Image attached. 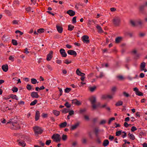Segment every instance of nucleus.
I'll return each instance as SVG.
<instances>
[{
    "label": "nucleus",
    "instance_id": "1",
    "mask_svg": "<svg viewBox=\"0 0 147 147\" xmlns=\"http://www.w3.org/2000/svg\"><path fill=\"white\" fill-rule=\"evenodd\" d=\"M10 123L11 125L10 128L12 129L18 130L20 129V127L19 123L14 122L12 121V119H10L8 122H7V124Z\"/></svg>",
    "mask_w": 147,
    "mask_h": 147
},
{
    "label": "nucleus",
    "instance_id": "2",
    "mask_svg": "<svg viewBox=\"0 0 147 147\" xmlns=\"http://www.w3.org/2000/svg\"><path fill=\"white\" fill-rule=\"evenodd\" d=\"M89 100L91 102L92 104V107L93 109V110L96 109L98 105H100V103L99 102L98 103V105L96 104V98L94 96H91Z\"/></svg>",
    "mask_w": 147,
    "mask_h": 147
},
{
    "label": "nucleus",
    "instance_id": "3",
    "mask_svg": "<svg viewBox=\"0 0 147 147\" xmlns=\"http://www.w3.org/2000/svg\"><path fill=\"white\" fill-rule=\"evenodd\" d=\"M33 129L34 133L36 134H41L43 131V130L41 127L38 126L34 127Z\"/></svg>",
    "mask_w": 147,
    "mask_h": 147
},
{
    "label": "nucleus",
    "instance_id": "4",
    "mask_svg": "<svg viewBox=\"0 0 147 147\" xmlns=\"http://www.w3.org/2000/svg\"><path fill=\"white\" fill-rule=\"evenodd\" d=\"M52 138L54 141L57 142H60L61 139L60 136L58 134H53L52 136Z\"/></svg>",
    "mask_w": 147,
    "mask_h": 147
},
{
    "label": "nucleus",
    "instance_id": "5",
    "mask_svg": "<svg viewBox=\"0 0 147 147\" xmlns=\"http://www.w3.org/2000/svg\"><path fill=\"white\" fill-rule=\"evenodd\" d=\"M89 37L87 35H84L82 37V40L84 43L88 44L90 42Z\"/></svg>",
    "mask_w": 147,
    "mask_h": 147
},
{
    "label": "nucleus",
    "instance_id": "6",
    "mask_svg": "<svg viewBox=\"0 0 147 147\" xmlns=\"http://www.w3.org/2000/svg\"><path fill=\"white\" fill-rule=\"evenodd\" d=\"M113 22L116 26H118L120 22V18L118 17H116L113 19Z\"/></svg>",
    "mask_w": 147,
    "mask_h": 147
},
{
    "label": "nucleus",
    "instance_id": "7",
    "mask_svg": "<svg viewBox=\"0 0 147 147\" xmlns=\"http://www.w3.org/2000/svg\"><path fill=\"white\" fill-rule=\"evenodd\" d=\"M59 52L61 56L63 57H65L67 56V54L65 52V50L62 48L59 51Z\"/></svg>",
    "mask_w": 147,
    "mask_h": 147
},
{
    "label": "nucleus",
    "instance_id": "8",
    "mask_svg": "<svg viewBox=\"0 0 147 147\" xmlns=\"http://www.w3.org/2000/svg\"><path fill=\"white\" fill-rule=\"evenodd\" d=\"M53 51H51L47 55L46 59L47 61H49L53 57Z\"/></svg>",
    "mask_w": 147,
    "mask_h": 147
},
{
    "label": "nucleus",
    "instance_id": "9",
    "mask_svg": "<svg viewBox=\"0 0 147 147\" xmlns=\"http://www.w3.org/2000/svg\"><path fill=\"white\" fill-rule=\"evenodd\" d=\"M31 96L33 98H38L39 96L38 93L34 92H32L31 93Z\"/></svg>",
    "mask_w": 147,
    "mask_h": 147
},
{
    "label": "nucleus",
    "instance_id": "10",
    "mask_svg": "<svg viewBox=\"0 0 147 147\" xmlns=\"http://www.w3.org/2000/svg\"><path fill=\"white\" fill-rule=\"evenodd\" d=\"M72 103L79 106L81 105V102L78 100L76 99H74L72 100Z\"/></svg>",
    "mask_w": 147,
    "mask_h": 147
},
{
    "label": "nucleus",
    "instance_id": "11",
    "mask_svg": "<svg viewBox=\"0 0 147 147\" xmlns=\"http://www.w3.org/2000/svg\"><path fill=\"white\" fill-rule=\"evenodd\" d=\"M66 13L71 16H74L76 14L75 12L71 9L67 11Z\"/></svg>",
    "mask_w": 147,
    "mask_h": 147
},
{
    "label": "nucleus",
    "instance_id": "12",
    "mask_svg": "<svg viewBox=\"0 0 147 147\" xmlns=\"http://www.w3.org/2000/svg\"><path fill=\"white\" fill-rule=\"evenodd\" d=\"M67 53L70 55H74L75 57L77 55V53L74 50H69L67 51Z\"/></svg>",
    "mask_w": 147,
    "mask_h": 147
},
{
    "label": "nucleus",
    "instance_id": "13",
    "mask_svg": "<svg viewBox=\"0 0 147 147\" xmlns=\"http://www.w3.org/2000/svg\"><path fill=\"white\" fill-rule=\"evenodd\" d=\"M57 30L59 33H61L63 31V28L62 27L57 25L56 26Z\"/></svg>",
    "mask_w": 147,
    "mask_h": 147
},
{
    "label": "nucleus",
    "instance_id": "14",
    "mask_svg": "<svg viewBox=\"0 0 147 147\" xmlns=\"http://www.w3.org/2000/svg\"><path fill=\"white\" fill-rule=\"evenodd\" d=\"M2 69L3 71L6 72L7 71L8 69V65L7 64H5L2 65Z\"/></svg>",
    "mask_w": 147,
    "mask_h": 147
},
{
    "label": "nucleus",
    "instance_id": "15",
    "mask_svg": "<svg viewBox=\"0 0 147 147\" xmlns=\"http://www.w3.org/2000/svg\"><path fill=\"white\" fill-rule=\"evenodd\" d=\"M67 125V123L65 121L63 123H61L59 125V126L60 128H62L65 127Z\"/></svg>",
    "mask_w": 147,
    "mask_h": 147
},
{
    "label": "nucleus",
    "instance_id": "16",
    "mask_svg": "<svg viewBox=\"0 0 147 147\" xmlns=\"http://www.w3.org/2000/svg\"><path fill=\"white\" fill-rule=\"evenodd\" d=\"M40 112L38 111H37L36 112V115L35 116V119L36 121L39 119L40 117Z\"/></svg>",
    "mask_w": 147,
    "mask_h": 147
},
{
    "label": "nucleus",
    "instance_id": "17",
    "mask_svg": "<svg viewBox=\"0 0 147 147\" xmlns=\"http://www.w3.org/2000/svg\"><path fill=\"white\" fill-rule=\"evenodd\" d=\"M122 40V37H118L115 39V43H119Z\"/></svg>",
    "mask_w": 147,
    "mask_h": 147
},
{
    "label": "nucleus",
    "instance_id": "18",
    "mask_svg": "<svg viewBox=\"0 0 147 147\" xmlns=\"http://www.w3.org/2000/svg\"><path fill=\"white\" fill-rule=\"evenodd\" d=\"M142 22L140 20H139L136 22V25L137 26L140 25L141 27H142Z\"/></svg>",
    "mask_w": 147,
    "mask_h": 147
},
{
    "label": "nucleus",
    "instance_id": "19",
    "mask_svg": "<svg viewBox=\"0 0 147 147\" xmlns=\"http://www.w3.org/2000/svg\"><path fill=\"white\" fill-rule=\"evenodd\" d=\"M99 131V130L98 127L95 128L94 129V132L96 137H97L98 136Z\"/></svg>",
    "mask_w": 147,
    "mask_h": 147
},
{
    "label": "nucleus",
    "instance_id": "20",
    "mask_svg": "<svg viewBox=\"0 0 147 147\" xmlns=\"http://www.w3.org/2000/svg\"><path fill=\"white\" fill-rule=\"evenodd\" d=\"M109 144V142L107 140H105L103 142V146H107Z\"/></svg>",
    "mask_w": 147,
    "mask_h": 147
},
{
    "label": "nucleus",
    "instance_id": "21",
    "mask_svg": "<svg viewBox=\"0 0 147 147\" xmlns=\"http://www.w3.org/2000/svg\"><path fill=\"white\" fill-rule=\"evenodd\" d=\"M96 28L98 30V32L99 33H102L103 32V31L101 27L100 26L98 25L97 26Z\"/></svg>",
    "mask_w": 147,
    "mask_h": 147
},
{
    "label": "nucleus",
    "instance_id": "22",
    "mask_svg": "<svg viewBox=\"0 0 147 147\" xmlns=\"http://www.w3.org/2000/svg\"><path fill=\"white\" fill-rule=\"evenodd\" d=\"M74 26L72 25L69 24L68 26V30L71 31H72L74 29Z\"/></svg>",
    "mask_w": 147,
    "mask_h": 147
},
{
    "label": "nucleus",
    "instance_id": "23",
    "mask_svg": "<svg viewBox=\"0 0 147 147\" xmlns=\"http://www.w3.org/2000/svg\"><path fill=\"white\" fill-rule=\"evenodd\" d=\"M123 104V101L120 100L117 102L115 104V105L117 106H119L122 105Z\"/></svg>",
    "mask_w": 147,
    "mask_h": 147
},
{
    "label": "nucleus",
    "instance_id": "24",
    "mask_svg": "<svg viewBox=\"0 0 147 147\" xmlns=\"http://www.w3.org/2000/svg\"><path fill=\"white\" fill-rule=\"evenodd\" d=\"M53 113L54 115L56 116H59L60 113V112L59 111L56 110H53Z\"/></svg>",
    "mask_w": 147,
    "mask_h": 147
},
{
    "label": "nucleus",
    "instance_id": "25",
    "mask_svg": "<svg viewBox=\"0 0 147 147\" xmlns=\"http://www.w3.org/2000/svg\"><path fill=\"white\" fill-rule=\"evenodd\" d=\"M18 144L20 146H21L23 147H24L26 145V143L24 141H21L19 142Z\"/></svg>",
    "mask_w": 147,
    "mask_h": 147
},
{
    "label": "nucleus",
    "instance_id": "26",
    "mask_svg": "<svg viewBox=\"0 0 147 147\" xmlns=\"http://www.w3.org/2000/svg\"><path fill=\"white\" fill-rule=\"evenodd\" d=\"M76 74L79 76H80V75H85L84 73H82L81 72L79 69H78L76 71Z\"/></svg>",
    "mask_w": 147,
    "mask_h": 147
},
{
    "label": "nucleus",
    "instance_id": "27",
    "mask_svg": "<svg viewBox=\"0 0 147 147\" xmlns=\"http://www.w3.org/2000/svg\"><path fill=\"white\" fill-rule=\"evenodd\" d=\"M146 63L144 62H143L141 63L140 65V68L141 70L143 71L144 70V68L145 66Z\"/></svg>",
    "mask_w": 147,
    "mask_h": 147
},
{
    "label": "nucleus",
    "instance_id": "28",
    "mask_svg": "<svg viewBox=\"0 0 147 147\" xmlns=\"http://www.w3.org/2000/svg\"><path fill=\"white\" fill-rule=\"evenodd\" d=\"M10 97L11 98H13V99H15L16 100H18V97L16 95H14L13 94H11L10 95Z\"/></svg>",
    "mask_w": 147,
    "mask_h": 147
},
{
    "label": "nucleus",
    "instance_id": "29",
    "mask_svg": "<svg viewBox=\"0 0 147 147\" xmlns=\"http://www.w3.org/2000/svg\"><path fill=\"white\" fill-rule=\"evenodd\" d=\"M79 124L78 123H77L74 125L71 126V129L72 130H74L76 129L77 127L78 126Z\"/></svg>",
    "mask_w": 147,
    "mask_h": 147
},
{
    "label": "nucleus",
    "instance_id": "30",
    "mask_svg": "<svg viewBox=\"0 0 147 147\" xmlns=\"http://www.w3.org/2000/svg\"><path fill=\"white\" fill-rule=\"evenodd\" d=\"M31 80V83L33 84H35L37 82V80L35 78H32Z\"/></svg>",
    "mask_w": 147,
    "mask_h": 147
},
{
    "label": "nucleus",
    "instance_id": "31",
    "mask_svg": "<svg viewBox=\"0 0 147 147\" xmlns=\"http://www.w3.org/2000/svg\"><path fill=\"white\" fill-rule=\"evenodd\" d=\"M37 100L36 99H35L32 102H31L30 103V106L34 105L37 103Z\"/></svg>",
    "mask_w": 147,
    "mask_h": 147
},
{
    "label": "nucleus",
    "instance_id": "32",
    "mask_svg": "<svg viewBox=\"0 0 147 147\" xmlns=\"http://www.w3.org/2000/svg\"><path fill=\"white\" fill-rule=\"evenodd\" d=\"M69 112V109H66V108H64L62 109V112L63 113H68Z\"/></svg>",
    "mask_w": 147,
    "mask_h": 147
},
{
    "label": "nucleus",
    "instance_id": "33",
    "mask_svg": "<svg viewBox=\"0 0 147 147\" xmlns=\"http://www.w3.org/2000/svg\"><path fill=\"white\" fill-rule=\"evenodd\" d=\"M44 29L42 28H41L38 30L37 32H38L40 33L44 32Z\"/></svg>",
    "mask_w": 147,
    "mask_h": 147
},
{
    "label": "nucleus",
    "instance_id": "34",
    "mask_svg": "<svg viewBox=\"0 0 147 147\" xmlns=\"http://www.w3.org/2000/svg\"><path fill=\"white\" fill-rule=\"evenodd\" d=\"M62 138L63 140L65 141L67 139V136L66 135L63 134L62 136Z\"/></svg>",
    "mask_w": 147,
    "mask_h": 147
},
{
    "label": "nucleus",
    "instance_id": "35",
    "mask_svg": "<svg viewBox=\"0 0 147 147\" xmlns=\"http://www.w3.org/2000/svg\"><path fill=\"white\" fill-rule=\"evenodd\" d=\"M71 90V88H67L65 90V93H69Z\"/></svg>",
    "mask_w": 147,
    "mask_h": 147
},
{
    "label": "nucleus",
    "instance_id": "36",
    "mask_svg": "<svg viewBox=\"0 0 147 147\" xmlns=\"http://www.w3.org/2000/svg\"><path fill=\"white\" fill-rule=\"evenodd\" d=\"M12 90L13 92H16L18 91V89L16 87H13L12 88Z\"/></svg>",
    "mask_w": 147,
    "mask_h": 147
},
{
    "label": "nucleus",
    "instance_id": "37",
    "mask_svg": "<svg viewBox=\"0 0 147 147\" xmlns=\"http://www.w3.org/2000/svg\"><path fill=\"white\" fill-rule=\"evenodd\" d=\"M64 105L68 108H70L71 107V105L69 104V103L67 102H65Z\"/></svg>",
    "mask_w": 147,
    "mask_h": 147
},
{
    "label": "nucleus",
    "instance_id": "38",
    "mask_svg": "<svg viewBox=\"0 0 147 147\" xmlns=\"http://www.w3.org/2000/svg\"><path fill=\"white\" fill-rule=\"evenodd\" d=\"M64 63L67 64H68L71 63V61H69L68 59H66L65 60Z\"/></svg>",
    "mask_w": 147,
    "mask_h": 147
},
{
    "label": "nucleus",
    "instance_id": "39",
    "mask_svg": "<svg viewBox=\"0 0 147 147\" xmlns=\"http://www.w3.org/2000/svg\"><path fill=\"white\" fill-rule=\"evenodd\" d=\"M12 43L13 45H18V43L16 40H12Z\"/></svg>",
    "mask_w": 147,
    "mask_h": 147
},
{
    "label": "nucleus",
    "instance_id": "40",
    "mask_svg": "<svg viewBox=\"0 0 147 147\" xmlns=\"http://www.w3.org/2000/svg\"><path fill=\"white\" fill-rule=\"evenodd\" d=\"M115 118L114 117L111 118L109 120L108 122V124L109 125L111 123V121L113 120H115Z\"/></svg>",
    "mask_w": 147,
    "mask_h": 147
},
{
    "label": "nucleus",
    "instance_id": "41",
    "mask_svg": "<svg viewBox=\"0 0 147 147\" xmlns=\"http://www.w3.org/2000/svg\"><path fill=\"white\" fill-rule=\"evenodd\" d=\"M136 94L139 96H142L143 95V93L139 91Z\"/></svg>",
    "mask_w": 147,
    "mask_h": 147
},
{
    "label": "nucleus",
    "instance_id": "42",
    "mask_svg": "<svg viewBox=\"0 0 147 147\" xmlns=\"http://www.w3.org/2000/svg\"><path fill=\"white\" fill-rule=\"evenodd\" d=\"M123 95L126 97H128L129 96V95L127 93L125 92H123Z\"/></svg>",
    "mask_w": 147,
    "mask_h": 147
},
{
    "label": "nucleus",
    "instance_id": "43",
    "mask_svg": "<svg viewBox=\"0 0 147 147\" xmlns=\"http://www.w3.org/2000/svg\"><path fill=\"white\" fill-rule=\"evenodd\" d=\"M26 88L29 90H30L32 89V86L28 84L26 86Z\"/></svg>",
    "mask_w": 147,
    "mask_h": 147
},
{
    "label": "nucleus",
    "instance_id": "44",
    "mask_svg": "<svg viewBox=\"0 0 147 147\" xmlns=\"http://www.w3.org/2000/svg\"><path fill=\"white\" fill-rule=\"evenodd\" d=\"M121 130L119 131H117L116 133V136H119L121 135Z\"/></svg>",
    "mask_w": 147,
    "mask_h": 147
},
{
    "label": "nucleus",
    "instance_id": "45",
    "mask_svg": "<svg viewBox=\"0 0 147 147\" xmlns=\"http://www.w3.org/2000/svg\"><path fill=\"white\" fill-rule=\"evenodd\" d=\"M76 17L75 16L73 17L72 20V22L73 24H75L76 23Z\"/></svg>",
    "mask_w": 147,
    "mask_h": 147
},
{
    "label": "nucleus",
    "instance_id": "46",
    "mask_svg": "<svg viewBox=\"0 0 147 147\" xmlns=\"http://www.w3.org/2000/svg\"><path fill=\"white\" fill-rule=\"evenodd\" d=\"M5 13L9 16L11 15V12L8 10H6L5 11Z\"/></svg>",
    "mask_w": 147,
    "mask_h": 147
},
{
    "label": "nucleus",
    "instance_id": "47",
    "mask_svg": "<svg viewBox=\"0 0 147 147\" xmlns=\"http://www.w3.org/2000/svg\"><path fill=\"white\" fill-rule=\"evenodd\" d=\"M46 67L50 71H52L53 70V68L50 65H47Z\"/></svg>",
    "mask_w": 147,
    "mask_h": 147
},
{
    "label": "nucleus",
    "instance_id": "48",
    "mask_svg": "<svg viewBox=\"0 0 147 147\" xmlns=\"http://www.w3.org/2000/svg\"><path fill=\"white\" fill-rule=\"evenodd\" d=\"M129 138L130 139L134 140L135 139V137L133 134H131L130 135Z\"/></svg>",
    "mask_w": 147,
    "mask_h": 147
},
{
    "label": "nucleus",
    "instance_id": "49",
    "mask_svg": "<svg viewBox=\"0 0 147 147\" xmlns=\"http://www.w3.org/2000/svg\"><path fill=\"white\" fill-rule=\"evenodd\" d=\"M144 134V133L142 131H140V132L139 137L140 138H141L142 136H143Z\"/></svg>",
    "mask_w": 147,
    "mask_h": 147
},
{
    "label": "nucleus",
    "instance_id": "50",
    "mask_svg": "<svg viewBox=\"0 0 147 147\" xmlns=\"http://www.w3.org/2000/svg\"><path fill=\"white\" fill-rule=\"evenodd\" d=\"M137 129L135 127L133 126L131 128V131L134 132V131L136 130Z\"/></svg>",
    "mask_w": 147,
    "mask_h": 147
},
{
    "label": "nucleus",
    "instance_id": "51",
    "mask_svg": "<svg viewBox=\"0 0 147 147\" xmlns=\"http://www.w3.org/2000/svg\"><path fill=\"white\" fill-rule=\"evenodd\" d=\"M96 88V87L95 86L91 87L90 88V90L92 92H93L95 90Z\"/></svg>",
    "mask_w": 147,
    "mask_h": 147
},
{
    "label": "nucleus",
    "instance_id": "52",
    "mask_svg": "<svg viewBox=\"0 0 147 147\" xmlns=\"http://www.w3.org/2000/svg\"><path fill=\"white\" fill-rule=\"evenodd\" d=\"M130 23L133 26H137L136 25V23L135 24L134 22L133 21L131 20L130 21Z\"/></svg>",
    "mask_w": 147,
    "mask_h": 147
},
{
    "label": "nucleus",
    "instance_id": "53",
    "mask_svg": "<svg viewBox=\"0 0 147 147\" xmlns=\"http://www.w3.org/2000/svg\"><path fill=\"white\" fill-rule=\"evenodd\" d=\"M101 98L103 99H107V95H103L102 96Z\"/></svg>",
    "mask_w": 147,
    "mask_h": 147
},
{
    "label": "nucleus",
    "instance_id": "54",
    "mask_svg": "<svg viewBox=\"0 0 147 147\" xmlns=\"http://www.w3.org/2000/svg\"><path fill=\"white\" fill-rule=\"evenodd\" d=\"M48 115L47 113H43L42 115V116L43 118H46L48 117Z\"/></svg>",
    "mask_w": 147,
    "mask_h": 147
},
{
    "label": "nucleus",
    "instance_id": "55",
    "mask_svg": "<svg viewBox=\"0 0 147 147\" xmlns=\"http://www.w3.org/2000/svg\"><path fill=\"white\" fill-rule=\"evenodd\" d=\"M51 140H47L46 142V144L47 145H49V144L51 143Z\"/></svg>",
    "mask_w": 147,
    "mask_h": 147
},
{
    "label": "nucleus",
    "instance_id": "56",
    "mask_svg": "<svg viewBox=\"0 0 147 147\" xmlns=\"http://www.w3.org/2000/svg\"><path fill=\"white\" fill-rule=\"evenodd\" d=\"M68 112L69 113V115H72L74 113V111L72 110L69 111Z\"/></svg>",
    "mask_w": 147,
    "mask_h": 147
},
{
    "label": "nucleus",
    "instance_id": "57",
    "mask_svg": "<svg viewBox=\"0 0 147 147\" xmlns=\"http://www.w3.org/2000/svg\"><path fill=\"white\" fill-rule=\"evenodd\" d=\"M85 75H80V76L81 77L80 78V79L82 81H84V79H85V77L84 76Z\"/></svg>",
    "mask_w": 147,
    "mask_h": 147
},
{
    "label": "nucleus",
    "instance_id": "58",
    "mask_svg": "<svg viewBox=\"0 0 147 147\" xmlns=\"http://www.w3.org/2000/svg\"><path fill=\"white\" fill-rule=\"evenodd\" d=\"M86 111V109L84 108L83 109H81L80 111V113H83V112H84Z\"/></svg>",
    "mask_w": 147,
    "mask_h": 147
},
{
    "label": "nucleus",
    "instance_id": "59",
    "mask_svg": "<svg viewBox=\"0 0 147 147\" xmlns=\"http://www.w3.org/2000/svg\"><path fill=\"white\" fill-rule=\"evenodd\" d=\"M31 7H29L25 8V10L28 12H30L31 11Z\"/></svg>",
    "mask_w": 147,
    "mask_h": 147
},
{
    "label": "nucleus",
    "instance_id": "60",
    "mask_svg": "<svg viewBox=\"0 0 147 147\" xmlns=\"http://www.w3.org/2000/svg\"><path fill=\"white\" fill-rule=\"evenodd\" d=\"M9 60H11L12 61H14V57L12 56H10L9 58Z\"/></svg>",
    "mask_w": 147,
    "mask_h": 147
},
{
    "label": "nucleus",
    "instance_id": "61",
    "mask_svg": "<svg viewBox=\"0 0 147 147\" xmlns=\"http://www.w3.org/2000/svg\"><path fill=\"white\" fill-rule=\"evenodd\" d=\"M130 125H131L130 124H129ZM129 125L126 122H125L124 123V126L126 127H129Z\"/></svg>",
    "mask_w": 147,
    "mask_h": 147
},
{
    "label": "nucleus",
    "instance_id": "62",
    "mask_svg": "<svg viewBox=\"0 0 147 147\" xmlns=\"http://www.w3.org/2000/svg\"><path fill=\"white\" fill-rule=\"evenodd\" d=\"M106 122V121H105V120H101L100 123V124H105Z\"/></svg>",
    "mask_w": 147,
    "mask_h": 147
},
{
    "label": "nucleus",
    "instance_id": "63",
    "mask_svg": "<svg viewBox=\"0 0 147 147\" xmlns=\"http://www.w3.org/2000/svg\"><path fill=\"white\" fill-rule=\"evenodd\" d=\"M133 90L136 93L139 91V90L137 87H135L133 88Z\"/></svg>",
    "mask_w": 147,
    "mask_h": 147
},
{
    "label": "nucleus",
    "instance_id": "64",
    "mask_svg": "<svg viewBox=\"0 0 147 147\" xmlns=\"http://www.w3.org/2000/svg\"><path fill=\"white\" fill-rule=\"evenodd\" d=\"M117 89V88L116 87L114 86L112 88L111 91L112 92H115L116 91Z\"/></svg>",
    "mask_w": 147,
    "mask_h": 147
}]
</instances>
